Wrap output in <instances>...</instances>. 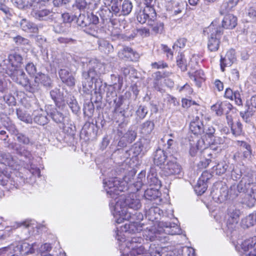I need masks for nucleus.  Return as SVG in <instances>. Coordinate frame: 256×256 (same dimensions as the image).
Returning <instances> with one entry per match:
<instances>
[{"label": "nucleus", "mask_w": 256, "mask_h": 256, "mask_svg": "<svg viewBox=\"0 0 256 256\" xmlns=\"http://www.w3.org/2000/svg\"><path fill=\"white\" fill-rule=\"evenodd\" d=\"M150 66L155 70L164 69L168 68V64L164 60H160L152 62Z\"/></svg>", "instance_id": "58836bf2"}, {"label": "nucleus", "mask_w": 256, "mask_h": 256, "mask_svg": "<svg viewBox=\"0 0 256 256\" xmlns=\"http://www.w3.org/2000/svg\"><path fill=\"white\" fill-rule=\"evenodd\" d=\"M238 187L242 192H248L250 197L256 200V182H254L252 176H248L244 180H241Z\"/></svg>", "instance_id": "423d86ee"}, {"label": "nucleus", "mask_w": 256, "mask_h": 256, "mask_svg": "<svg viewBox=\"0 0 256 256\" xmlns=\"http://www.w3.org/2000/svg\"><path fill=\"white\" fill-rule=\"evenodd\" d=\"M182 2L176 0H170L166 4V9L172 16L177 15L182 12Z\"/></svg>", "instance_id": "ddd939ff"}, {"label": "nucleus", "mask_w": 256, "mask_h": 256, "mask_svg": "<svg viewBox=\"0 0 256 256\" xmlns=\"http://www.w3.org/2000/svg\"><path fill=\"white\" fill-rule=\"evenodd\" d=\"M248 14L250 18L256 16V9L253 7H250L248 10Z\"/></svg>", "instance_id": "338daca9"}, {"label": "nucleus", "mask_w": 256, "mask_h": 256, "mask_svg": "<svg viewBox=\"0 0 256 256\" xmlns=\"http://www.w3.org/2000/svg\"><path fill=\"white\" fill-rule=\"evenodd\" d=\"M164 231L166 233L170 235L178 234L180 233V229L177 225L170 228H166V229L164 230Z\"/></svg>", "instance_id": "37998d69"}, {"label": "nucleus", "mask_w": 256, "mask_h": 256, "mask_svg": "<svg viewBox=\"0 0 256 256\" xmlns=\"http://www.w3.org/2000/svg\"><path fill=\"white\" fill-rule=\"evenodd\" d=\"M178 90L179 92H183L185 96L187 97H189L194 93V90L191 84L188 83H186L183 86L179 87Z\"/></svg>", "instance_id": "2f4dec72"}, {"label": "nucleus", "mask_w": 256, "mask_h": 256, "mask_svg": "<svg viewBox=\"0 0 256 256\" xmlns=\"http://www.w3.org/2000/svg\"><path fill=\"white\" fill-rule=\"evenodd\" d=\"M240 78V74L238 70L234 68L232 69L230 72V78L234 82L238 80Z\"/></svg>", "instance_id": "6e6d98bb"}, {"label": "nucleus", "mask_w": 256, "mask_h": 256, "mask_svg": "<svg viewBox=\"0 0 256 256\" xmlns=\"http://www.w3.org/2000/svg\"><path fill=\"white\" fill-rule=\"evenodd\" d=\"M176 64L182 72H186L187 70V61L183 52L179 53L176 56Z\"/></svg>", "instance_id": "393cba45"}, {"label": "nucleus", "mask_w": 256, "mask_h": 256, "mask_svg": "<svg viewBox=\"0 0 256 256\" xmlns=\"http://www.w3.org/2000/svg\"><path fill=\"white\" fill-rule=\"evenodd\" d=\"M137 136L136 132L132 130H128L124 135L126 140L128 143H132L135 140Z\"/></svg>", "instance_id": "ea45409f"}, {"label": "nucleus", "mask_w": 256, "mask_h": 256, "mask_svg": "<svg viewBox=\"0 0 256 256\" xmlns=\"http://www.w3.org/2000/svg\"><path fill=\"white\" fill-rule=\"evenodd\" d=\"M181 166L176 162V158L170 156L166 164L162 169V174L166 176H175L180 174Z\"/></svg>", "instance_id": "f03ea898"}, {"label": "nucleus", "mask_w": 256, "mask_h": 256, "mask_svg": "<svg viewBox=\"0 0 256 256\" xmlns=\"http://www.w3.org/2000/svg\"><path fill=\"white\" fill-rule=\"evenodd\" d=\"M233 106L230 102H216L212 106V110L216 112L218 116L223 114L224 110L228 108V110L232 109Z\"/></svg>", "instance_id": "6ab92c4d"}, {"label": "nucleus", "mask_w": 256, "mask_h": 256, "mask_svg": "<svg viewBox=\"0 0 256 256\" xmlns=\"http://www.w3.org/2000/svg\"><path fill=\"white\" fill-rule=\"evenodd\" d=\"M214 88L219 92L224 90V84L220 80L216 79L214 82Z\"/></svg>", "instance_id": "052dcab7"}, {"label": "nucleus", "mask_w": 256, "mask_h": 256, "mask_svg": "<svg viewBox=\"0 0 256 256\" xmlns=\"http://www.w3.org/2000/svg\"><path fill=\"white\" fill-rule=\"evenodd\" d=\"M58 42L60 44H64L66 45L68 44H75L76 40L70 38L59 37L57 39Z\"/></svg>", "instance_id": "de8ad7c7"}, {"label": "nucleus", "mask_w": 256, "mask_h": 256, "mask_svg": "<svg viewBox=\"0 0 256 256\" xmlns=\"http://www.w3.org/2000/svg\"><path fill=\"white\" fill-rule=\"evenodd\" d=\"M240 247L244 252L250 250L248 256H256V236H254L243 241Z\"/></svg>", "instance_id": "9b49d317"}, {"label": "nucleus", "mask_w": 256, "mask_h": 256, "mask_svg": "<svg viewBox=\"0 0 256 256\" xmlns=\"http://www.w3.org/2000/svg\"><path fill=\"white\" fill-rule=\"evenodd\" d=\"M138 32L143 36H148L150 34V30L146 27L138 29Z\"/></svg>", "instance_id": "680f3d73"}, {"label": "nucleus", "mask_w": 256, "mask_h": 256, "mask_svg": "<svg viewBox=\"0 0 256 256\" xmlns=\"http://www.w3.org/2000/svg\"><path fill=\"white\" fill-rule=\"evenodd\" d=\"M118 54L122 59L132 62H136L140 58L136 50L128 46H124Z\"/></svg>", "instance_id": "1a4fd4ad"}, {"label": "nucleus", "mask_w": 256, "mask_h": 256, "mask_svg": "<svg viewBox=\"0 0 256 256\" xmlns=\"http://www.w3.org/2000/svg\"><path fill=\"white\" fill-rule=\"evenodd\" d=\"M234 94V92L230 88H226L225 90L224 96L227 99L233 100Z\"/></svg>", "instance_id": "5fc2aeb1"}, {"label": "nucleus", "mask_w": 256, "mask_h": 256, "mask_svg": "<svg viewBox=\"0 0 256 256\" xmlns=\"http://www.w3.org/2000/svg\"><path fill=\"white\" fill-rule=\"evenodd\" d=\"M50 12L51 11L48 9H42L37 10L34 14V16L39 19H42L44 17L48 16Z\"/></svg>", "instance_id": "c03bdc74"}, {"label": "nucleus", "mask_w": 256, "mask_h": 256, "mask_svg": "<svg viewBox=\"0 0 256 256\" xmlns=\"http://www.w3.org/2000/svg\"><path fill=\"white\" fill-rule=\"evenodd\" d=\"M25 70L30 76H35L36 73V68L32 62H29L25 66Z\"/></svg>", "instance_id": "4c0bfd02"}, {"label": "nucleus", "mask_w": 256, "mask_h": 256, "mask_svg": "<svg viewBox=\"0 0 256 256\" xmlns=\"http://www.w3.org/2000/svg\"><path fill=\"white\" fill-rule=\"evenodd\" d=\"M187 42V39L185 38H179L174 43L172 47H176L180 48H183L185 47Z\"/></svg>", "instance_id": "49530a36"}, {"label": "nucleus", "mask_w": 256, "mask_h": 256, "mask_svg": "<svg viewBox=\"0 0 256 256\" xmlns=\"http://www.w3.org/2000/svg\"><path fill=\"white\" fill-rule=\"evenodd\" d=\"M132 4L130 0H124L122 5L121 13L122 16L128 15L132 10Z\"/></svg>", "instance_id": "bb28decb"}, {"label": "nucleus", "mask_w": 256, "mask_h": 256, "mask_svg": "<svg viewBox=\"0 0 256 256\" xmlns=\"http://www.w3.org/2000/svg\"><path fill=\"white\" fill-rule=\"evenodd\" d=\"M240 152H242V156L243 157V159L245 160L248 158L250 157L252 154V150L251 146L248 148H245L243 149L240 148Z\"/></svg>", "instance_id": "864d4df0"}, {"label": "nucleus", "mask_w": 256, "mask_h": 256, "mask_svg": "<svg viewBox=\"0 0 256 256\" xmlns=\"http://www.w3.org/2000/svg\"><path fill=\"white\" fill-rule=\"evenodd\" d=\"M126 202L129 208L138 210L142 206L140 200L136 198V194H132L126 199Z\"/></svg>", "instance_id": "b1692460"}, {"label": "nucleus", "mask_w": 256, "mask_h": 256, "mask_svg": "<svg viewBox=\"0 0 256 256\" xmlns=\"http://www.w3.org/2000/svg\"><path fill=\"white\" fill-rule=\"evenodd\" d=\"M158 191L153 188H148L144 192V196L146 199L149 200H156L158 197Z\"/></svg>", "instance_id": "473e14b6"}, {"label": "nucleus", "mask_w": 256, "mask_h": 256, "mask_svg": "<svg viewBox=\"0 0 256 256\" xmlns=\"http://www.w3.org/2000/svg\"><path fill=\"white\" fill-rule=\"evenodd\" d=\"M188 74L189 78L195 82L196 85L198 87H200L202 84L204 82L206 79L204 72L201 69L196 70L194 73L188 72Z\"/></svg>", "instance_id": "f3484780"}, {"label": "nucleus", "mask_w": 256, "mask_h": 256, "mask_svg": "<svg viewBox=\"0 0 256 256\" xmlns=\"http://www.w3.org/2000/svg\"><path fill=\"white\" fill-rule=\"evenodd\" d=\"M26 247H30V248L28 250H26L25 252L26 254H32V253L34 252V250L32 245H30V244H28L26 242H24L22 245V249H23L24 248H26Z\"/></svg>", "instance_id": "e2e57ef3"}, {"label": "nucleus", "mask_w": 256, "mask_h": 256, "mask_svg": "<svg viewBox=\"0 0 256 256\" xmlns=\"http://www.w3.org/2000/svg\"><path fill=\"white\" fill-rule=\"evenodd\" d=\"M18 118L22 121L26 122V123H30L32 122V119L28 116H26V114H18Z\"/></svg>", "instance_id": "bf43d9fd"}, {"label": "nucleus", "mask_w": 256, "mask_h": 256, "mask_svg": "<svg viewBox=\"0 0 256 256\" xmlns=\"http://www.w3.org/2000/svg\"><path fill=\"white\" fill-rule=\"evenodd\" d=\"M50 84V78L46 74L38 72L35 76L34 82L29 86L28 91L34 94L39 90L40 84H42L44 86H49Z\"/></svg>", "instance_id": "7ed1b4c3"}, {"label": "nucleus", "mask_w": 256, "mask_h": 256, "mask_svg": "<svg viewBox=\"0 0 256 256\" xmlns=\"http://www.w3.org/2000/svg\"><path fill=\"white\" fill-rule=\"evenodd\" d=\"M211 162L210 159H204L200 162L198 164V168L199 170H202L208 167Z\"/></svg>", "instance_id": "603ef678"}, {"label": "nucleus", "mask_w": 256, "mask_h": 256, "mask_svg": "<svg viewBox=\"0 0 256 256\" xmlns=\"http://www.w3.org/2000/svg\"><path fill=\"white\" fill-rule=\"evenodd\" d=\"M243 224L246 228L253 226L256 222V212L250 214L242 220Z\"/></svg>", "instance_id": "cd10ccee"}, {"label": "nucleus", "mask_w": 256, "mask_h": 256, "mask_svg": "<svg viewBox=\"0 0 256 256\" xmlns=\"http://www.w3.org/2000/svg\"><path fill=\"white\" fill-rule=\"evenodd\" d=\"M240 211L236 208H229L226 216V226L232 228L238 223L240 219Z\"/></svg>", "instance_id": "9d476101"}, {"label": "nucleus", "mask_w": 256, "mask_h": 256, "mask_svg": "<svg viewBox=\"0 0 256 256\" xmlns=\"http://www.w3.org/2000/svg\"><path fill=\"white\" fill-rule=\"evenodd\" d=\"M8 62L10 72H18L23 64V58L18 52L12 50L8 55Z\"/></svg>", "instance_id": "20e7f679"}, {"label": "nucleus", "mask_w": 256, "mask_h": 256, "mask_svg": "<svg viewBox=\"0 0 256 256\" xmlns=\"http://www.w3.org/2000/svg\"><path fill=\"white\" fill-rule=\"evenodd\" d=\"M240 0H226L224 1L220 6V14L224 15L232 10L238 4Z\"/></svg>", "instance_id": "a211bd4d"}, {"label": "nucleus", "mask_w": 256, "mask_h": 256, "mask_svg": "<svg viewBox=\"0 0 256 256\" xmlns=\"http://www.w3.org/2000/svg\"><path fill=\"white\" fill-rule=\"evenodd\" d=\"M34 120L35 122L41 126L44 125L48 122L46 116L42 114L36 116L34 118Z\"/></svg>", "instance_id": "a19ab883"}, {"label": "nucleus", "mask_w": 256, "mask_h": 256, "mask_svg": "<svg viewBox=\"0 0 256 256\" xmlns=\"http://www.w3.org/2000/svg\"><path fill=\"white\" fill-rule=\"evenodd\" d=\"M129 244H133V242H130L127 244L128 247L131 250L130 251V253L132 255L136 256L143 254L144 253L145 249L144 246H130V245H129Z\"/></svg>", "instance_id": "7c9ffc66"}, {"label": "nucleus", "mask_w": 256, "mask_h": 256, "mask_svg": "<svg viewBox=\"0 0 256 256\" xmlns=\"http://www.w3.org/2000/svg\"><path fill=\"white\" fill-rule=\"evenodd\" d=\"M157 14L154 6H144L143 9L140 10L136 16L140 24H144L148 20L156 19Z\"/></svg>", "instance_id": "39448f33"}, {"label": "nucleus", "mask_w": 256, "mask_h": 256, "mask_svg": "<svg viewBox=\"0 0 256 256\" xmlns=\"http://www.w3.org/2000/svg\"><path fill=\"white\" fill-rule=\"evenodd\" d=\"M230 126V127L232 134L235 136H238L244 134L242 130V124L240 120Z\"/></svg>", "instance_id": "c756f323"}, {"label": "nucleus", "mask_w": 256, "mask_h": 256, "mask_svg": "<svg viewBox=\"0 0 256 256\" xmlns=\"http://www.w3.org/2000/svg\"><path fill=\"white\" fill-rule=\"evenodd\" d=\"M210 174L207 170H205L202 172L199 180H204V181L206 182H207L208 180L210 179Z\"/></svg>", "instance_id": "69168bd1"}, {"label": "nucleus", "mask_w": 256, "mask_h": 256, "mask_svg": "<svg viewBox=\"0 0 256 256\" xmlns=\"http://www.w3.org/2000/svg\"><path fill=\"white\" fill-rule=\"evenodd\" d=\"M214 128L212 126H210L206 130V131H204V134L206 136L211 138L214 136Z\"/></svg>", "instance_id": "13d9d810"}, {"label": "nucleus", "mask_w": 256, "mask_h": 256, "mask_svg": "<svg viewBox=\"0 0 256 256\" xmlns=\"http://www.w3.org/2000/svg\"><path fill=\"white\" fill-rule=\"evenodd\" d=\"M62 18L63 22L64 23H70L73 20V18L68 12H64L62 14Z\"/></svg>", "instance_id": "4d7b16f0"}, {"label": "nucleus", "mask_w": 256, "mask_h": 256, "mask_svg": "<svg viewBox=\"0 0 256 256\" xmlns=\"http://www.w3.org/2000/svg\"><path fill=\"white\" fill-rule=\"evenodd\" d=\"M172 74L171 72L167 71H156L154 73V79L153 82L154 88L158 91H160L162 82L161 80L168 77Z\"/></svg>", "instance_id": "4468645a"}, {"label": "nucleus", "mask_w": 256, "mask_h": 256, "mask_svg": "<svg viewBox=\"0 0 256 256\" xmlns=\"http://www.w3.org/2000/svg\"><path fill=\"white\" fill-rule=\"evenodd\" d=\"M189 130L192 134L197 136H201L204 134V122L200 120L198 116H196L191 120Z\"/></svg>", "instance_id": "6e6552de"}, {"label": "nucleus", "mask_w": 256, "mask_h": 256, "mask_svg": "<svg viewBox=\"0 0 256 256\" xmlns=\"http://www.w3.org/2000/svg\"><path fill=\"white\" fill-rule=\"evenodd\" d=\"M20 24L22 30L26 32H35L38 30L35 24L25 18L21 20Z\"/></svg>", "instance_id": "5701e85b"}, {"label": "nucleus", "mask_w": 256, "mask_h": 256, "mask_svg": "<svg viewBox=\"0 0 256 256\" xmlns=\"http://www.w3.org/2000/svg\"><path fill=\"white\" fill-rule=\"evenodd\" d=\"M236 144L238 146H240L242 149H243L245 148H250V145L244 141L237 140Z\"/></svg>", "instance_id": "774afa93"}, {"label": "nucleus", "mask_w": 256, "mask_h": 256, "mask_svg": "<svg viewBox=\"0 0 256 256\" xmlns=\"http://www.w3.org/2000/svg\"><path fill=\"white\" fill-rule=\"evenodd\" d=\"M106 1L110 2L111 4L110 10L112 12L117 16L120 12V3L122 0H106Z\"/></svg>", "instance_id": "72a5a7b5"}, {"label": "nucleus", "mask_w": 256, "mask_h": 256, "mask_svg": "<svg viewBox=\"0 0 256 256\" xmlns=\"http://www.w3.org/2000/svg\"><path fill=\"white\" fill-rule=\"evenodd\" d=\"M14 42L18 45L24 44H28V40L20 35H18L13 38Z\"/></svg>", "instance_id": "3c124183"}, {"label": "nucleus", "mask_w": 256, "mask_h": 256, "mask_svg": "<svg viewBox=\"0 0 256 256\" xmlns=\"http://www.w3.org/2000/svg\"><path fill=\"white\" fill-rule=\"evenodd\" d=\"M154 124L153 122L147 120L144 122L141 128V132L144 135L150 134L154 130Z\"/></svg>", "instance_id": "a878e982"}, {"label": "nucleus", "mask_w": 256, "mask_h": 256, "mask_svg": "<svg viewBox=\"0 0 256 256\" xmlns=\"http://www.w3.org/2000/svg\"><path fill=\"white\" fill-rule=\"evenodd\" d=\"M119 217L116 218V222L118 224H120L124 222V220H128L131 218V215L130 212L125 210H122V212H118Z\"/></svg>", "instance_id": "e433bc0d"}, {"label": "nucleus", "mask_w": 256, "mask_h": 256, "mask_svg": "<svg viewBox=\"0 0 256 256\" xmlns=\"http://www.w3.org/2000/svg\"><path fill=\"white\" fill-rule=\"evenodd\" d=\"M236 60L234 54L232 51H228L226 52L224 57L220 56V66L222 72L225 71V68L226 66H230Z\"/></svg>", "instance_id": "dca6fc26"}, {"label": "nucleus", "mask_w": 256, "mask_h": 256, "mask_svg": "<svg viewBox=\"0 0 256 256\" xmlns=\"http://www.w3.org/2000/svg\"><path fill=\"white\" fill-rule=\"evenodd\" d=\"M237 21L236 16L232 14H226L222 20L221 28L225 29H233L237 25Z\"/></svg>", "instance_id": "2eb2a0df"}, {"label": "nucleus", "mask_w": 256, "mask_h": 256, "mask_svg": "<svg viewBox=\"0 0 256 256\" xmlns=\"http://www.w3.org/2000/svg\"><path fill=\"white\" fill-rule=\"evenodd\" d=\"M166 102L169 106H176L178 105L179 102L177 98L174 96L168 94L166 97Z\"/></svg>", "instance_id": "09e8293b"}, {"label": "nucleus", "mask_w": 256, "mask_h": 256, "mask_svg": "<svg viewBox=\"0 0 256 256\" xmlns=\"http://www.w3.org/2000/svg\"><path fill=\"white\" fill-rule=\"evenodd\" d=\"M228 168V163L226 160H222L218 162L212 168V172L216 174L221 176L224 174Z\"/></svg>", "instance_id": "4be33fe9"}, {"label": "nucleus", "mask_w": 256, "mask_h": 256, "mask_svg": "<svg viewBox=\"0 0 256 256\" xmlns=\"http://www.w3.org/2000/svg\"><path fill=\"white\" fill-rule=\"evenodd\" d=\"M207 188V182L204 180H198L195 186L194 190L198 195H202L206 191Z\"/></svg>", "instance_id": "c85d7f7f"}, {"label": "nucleus", "mask_w": 256, "mask_h": 256, "mask_svg": "<svg viewBox=\"0 0 256 256\" xmlns=\"http://www.w3.org/2000/svg\"><path fill=\"white\" fill-rule=\"evenodd\" d=\"M204 32L208 36V49L210 52H217L220 46V39L224 34L220 26H216L212 23L207 27Z\"/></svg>", "instance_id": "f257e3e1"}, {"label": "nucleus", "mask_w": 256, "mask_h": 256, "mask_svg": "<svg viewBox=\"0 0 256 256\" xmlns=\"http://www.w3.org/2000/svg\"><path fill=\"white\" fill-rule=\"evenodd\" d=\"M162 50L164 53L166 54L167 59L172 60L174 56V52L172 49L166 44H162Z\"/></svg>", "instance_id": "79ce46f5"}, {"label": "nucleus", "mask_w": 256, "mask_h": 256, "mask_svg": "<svg viewBox=\"0 0 256 256\" xmlns=\"http://www.w3.org/2000/svg\"><path fill=\"white\" fill-rule=\"evenodd\" d=\"M52 119L56 123L64 122V117L63 114L58 110H54L50 114Z\"/></svg>", "instance_id": "c9c22d12"}, {"label": "nucleus", "mask_w": 256, "mask_h": 256, "mask_svg": "<svg viewBox=\"0 0 256 256\" xmlns=\"http://www.w3.org/2000/svg\"><path fill=\"white\" fill-rule=\"evenodd\" d=\"M192 105L198 106V104L196 101L186 98L182 99V106L183 108H188Z\"/></svg>", "instance_id": "a18cd8bd"}, {"label": "nucleus", "mask_w": 256, "mask_h": 256, "mask_svg": "<svg viewBox=\"0 0 256 256\" xmlns=\"http://www.w3.org/2000/svg\"><path fill=\"white\" fill-rule=\"evenodd\" d=\"M0 10L2 11L6 18L10 20L14 14L12 8H9L6 4H0Z\"/></svg>", "instance_id": "f704fd0d"}, {"label": "nucleus", "mask_w": 256, "mask_h": 256, "mask_svg": "<svg viewBox=\"0 0 256 256\" xmlns=\"http://www.w3.org/2000/svg\"><path fill=\"white\" fill-rule=\"evenodd\" d=\"M233 100H234L236 104L238 106H242L243 102L242 99L241 94L238 90L234 91Z\"/></svg>", "instance_id": "8fccbe9b"}, {"label": "nucleus", "mask_w": 256, "mask_h": 256, "mask_svg": "<svg viewBox=\"0 0 256 256\" xmlns=\"http://www.w3.org/2000/svg\"><path fill=\"white\" fill-rule=\"evenodd\" d=\"M232 158L236 162H240L244 160L243 159V157L242 156V152H240V150L235 152Z\"/></svg>", "instance_id": "0e129e2a"}, {"label": "nucleus", "mask_w": 256, "mask_h": 256, "mask_svg": "<svg viewBox=\"0 0 256 256\" xmlns=\"http://www.w3.org/2000/svg\"><path fill=\"white\" fill-rule=\"evenodd\" d=\"M167 158L164 150H156L154 158V164L162 168V166H164Z\"/></svg>", "instance_id": "412c9836"}, {"label": "nucleus", "mask_w": 256, "mask_h": 256, "mask_svg": "<svg viewBox=\"0 0 256 256\" xmlns=\"http://www.w3.org/2000/svg\"><path fill=\"white\" fill-rule=\"evenodd\" d=\"M60 78L62 82L68 87H74L76 79L72 74L66 69H60L58 72Z\"/></svg>", "instance_id": "f8f14e48"}, {"label": "nucleus", "mask_w": 256, "mask_h": 256, "mask_svg": "<svg viewBox=\"0 0 256 256\" xmlns=\"http://www.w3.org/2000/svg\"><path fill=\"white\" fill-rule=\"evenodd\" d=\"M9 76L14 82L24 87L28 91L29 86L32 84L22 69L18 70V72H10Z\"/></svg>", "instance_id": "0eeeda50"}, {"label": "nucleus", "mask_w": 256, "mask_h": 256, "mask_svg": "<svg viewBox=\"0 0 256 256\" xmlns=\"http://www.w3.org/2000/svg\"><path fill=\"white\" fill-rule=\"evenodd\" d=\"M148 25L151 28L152 32L155 34H161L164 30V24L162 22L156 19L148 20Z\"/></svg>", "instance_id": "aec40b11"}]
</instances>
